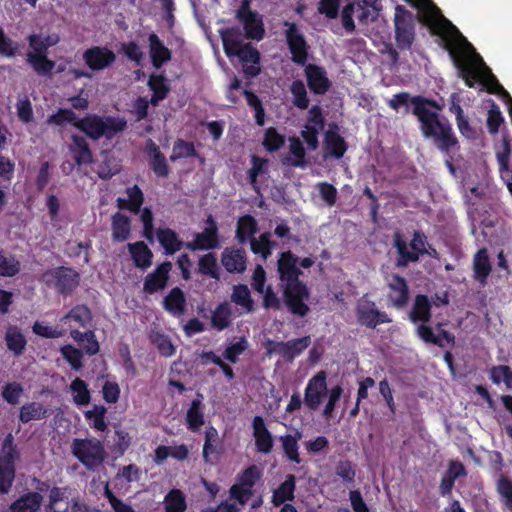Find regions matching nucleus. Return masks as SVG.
Listing matches in <instances>:
<instances>
[{
	"mask_svg": "<svg viewBox=\"0 0 512 512\" xmlns=\"http://www.w3.org/2000/svg\"><path fill=\"white\" fill-rule=\"evenodd\" d=\"M405 1L419 10V21L429 29L432 35L441 39L443 48L449 53L466 86L472 88L476 82H482L486 76L497 83L495 76L485 66L473 45L451 21L443 16L431 0Z\"/></svg>",
	"mask_w": 512,
	"mask_h": 512,
	"instance_id": "obj_1",
	"label": "nucleus"
},
{
	"mask_svg": "<svg viewBox=\"0 0 512 512\" xmlns=\"http://www.w3.org/2000/svg\"><path fill=\"white\" fill-rule=\"evenodd\" d=\"M299 258L290 250L281 252L277 260V272L283 287V299L289 312L305 317L310 312L307 301L310 290L299 278L303 274L298 267Z\"/></svg>",
	"mask_w": 512,
	"mask_h": 512,
	"instance_id": "obj_2",
	"label": "nucleus"
},
{
	"mask_svg": "<svg viewBox=\"0 0 512 512\" xmlns=\"http://www.w3.org/2000/svg\"><path fill=\"white\" fill-rule=\"evenodd\" d=\"M413 114L421 123V131L425 138L431 139L434 145L442 152H449L458 144L453 129L446 118L427 108L435 106V102L421 96L412 99Z\"/></svg>",
	"mask_w": 512,
	"mask_h": 512,
	"instance_id": "obj_3",
	"label": "nucleus"
},
{
	"mask_svg": "<svg viewBox=\"0 0 512 512\" xmlns=\"http://www.w3.org/2000/svg\"><path fill=\"white\" fill-rule=\"evenodd\" d=\"M76 128L94 141L102 137L110 140L127 128V121L122 117L87 114L78 119Z\"/></svg>",
	"mask_w": 512,
	"mask_h": 512,
	"instance_id": "obj_4",
	"label": "nucleus"
},
{
	"mask_svg": "<svg viewBox=\"0 0 512 512\" xmlns=\"http://www.w3.org/2000/svg\"><path fill=\"white\" fill-rule=\"evenodd\" d=\"M426 242L427 238L422 231H414L409 245L400 231L394 232L393 247L397 253L395 266L397 268H405L410 263L418 262L420 257L427 252Z\"/></svg>",
	"mask_w": 512,
	"mask_h": 512,
	"instance_id": "obj_5",
	"label": "nucleus"
},
{
	"mask_svg": "<svg viewBox=\"0 0 512 512\" xmlns=\"http://www.w3.org/2000/svg\"><path fill=\"white\" fill-rule=\"evenodd\" d=\"M72 455L90 471L97 470L106 460L102 441L96 438H75L71 444Z\"/></svg>",
	"mask_w": 512,
	"mask_h": 512,
	"instance_id": "obj_6",
	"label": "nucleus"
},
{
	"mask_svg": "<svg viewBox=\"0 0 512 512\" xmlns=\"http://www.w3.org/2000/svg\"><path fill=\"white\" fill-rule=\"evenodd\" d=\"M393 22L398 49L402 51L410 50L416 37L414 14L403 5H397Z\"/></svg>",
	"mask_w": 512,
	"mask_h": 512,
	"instance_id": "obj_7",
	"label": "nucleus"
},
{
	"mask_svg": "<svg viewBox=\"0 0 512 512\" xmlns=\"http://www.w3.org/2000/svg\"><path fill=\"white\" fill-rule=\"evenodd\" d=\"M355 315L358 323L369 329H375L381 324H388L392 319L385 311L378 309L376 303L370 299L369 294H363L356 302Z\"/></svg>",
	"mask_w": 512,
	"mask_h": 512,
	"instance_id": "obj_8",
	"label": "nucleus"
},
{
	"mask_svg": "<svg viewBox=\"0 0 512 512\" xmlns=\"http://www.w3.org/2000/svg\"><path fill=\"white\" fill-rule=\"evenodd\" d=\"M43 280L47 285L52 281L57 292L61 295H70L79 285L80 274L72 268L60 266L46 271Z\"/></svg>",
	"mask_w": 512,
	"mask_h": 512,
	"instance_id": "obj_9",
	"label": "nucleus"
},
{
	"mask_svg": "<svg viewBox=\"0 0 512 512\" xmlns=\"http://www.w3.org/2000/svg\"><path fill=\"white\" fill-rule=\"evenodd\" d=\"M284 26L285 38L288 49L292 55V61L298 65H305L308 59L309 45L298 27L294 22L285 21Z\"/></svg>",
	"mask_w": 512,
	"mask_h": 512,
	"instance_id": "obj_10",
	"label": "nucleus"
},
{
	"mask_svg": "<svg viewBox=\"0 0 512 512\" xmlns=\"http://www.w3.org/2000/svg\"><path fill=\"white\" fill-rule=\"evenodd\" d=\"M324 126L325 118L323 116L322 108L318 105L312 106L308 112L307 123L301 131V135L309 149L315 150L318 147V136L324 129Z\"/></svg>",
	"mask_w": 512,
	"mask_h": 512,
	"instance_id": "obj_11",
	"label": "nucleus"
},
{
	"mask_svg": "<svg viewBox=\"0 0 512 512\" xmlns=\"http://www.w3.org/2000/svg\"><path fill=\"white\" fill-rule=\"evenodd\" d=\"M310 343V336H304L286 342H274L272 340H268L266 348L268 354H272L273 352L278 353L286 361L291 362L299 356L310 345Z\"/></svg>",
	"mask_w": 512,
	"mask_h": 512,
	"instance_id": "obj_12",
	"label": "nucleus"
},
{
	"mask_svg": "<svg viewBox=\"0 0 512 512\" xmlns=\"http://www.w3.org/2000/svg\"><path fill=\"white\" fill-rule=\"evenodd\" d=\"M327 375L325 371H319L307 383L304 391V403L312 411H316L323 398L327 395Z\"/></svg>",
	"mask_w": 512,
	"mask_h": 512,
	"instance_id": "obj_13",
	"label": "nucleus"
},
{
	"mask_svg": "<svg viewBox=\"0 0 512 512\" xmlns=\"http://www.w3.org/2000/svg\"><path fill=\"white\" fill-rule=\"evenodd\" d=\"M236 17L243 24L248 39L261 40L263 38V23L257 18V13L251 10L249 2H241Z\"/></svg>",
	"mask_w": 512,
	"mask_h": 512,
	"instance_id": "obj_14",
	"label": "nucleus"
},
{
	"mask_svg": "<svg viewBox=\"0 0 512 512\" xmlns=\"http://www.w3.org/2000/svg\"><path fill=\"white\" fill-rule=\"evenodd\" d=\"M82 58L89 69L101 71L116 61V54L107 46H92L83 52Z\"/></svg>",
	"mask_w": 512,
	"mask_h": 512,
	"instance_id": "obj_15",
	"label": "nucleus"
},
{
	"mask_svg": "<svg viewBox=\"0 0 512 512\" xmlns=\"http://www.w3.org/2000/svg\"><path fill=\"white\" fill-rule=\"evenodd\" d=\"M387 287L389 289L387 298L390 304L398 310L403 309L410 299L407 280L403 276L393 273L387 280Z\"/></svg>",
	"mask_w": 512,
	"mask_h": 512,
	"instance_id": "obj_16",
	"label": "nucleus"
},
{
	"mask_svg": "<svg viewBox=\"0 0 512 512\" xmlns=\"http://www.w3.org/2000/svg\"><path fill=\"white\" fill-rule=\"evenodd\" d=\"M172 267V263L167 260L159 264L152 272L148 273L144 278L143 292L153 295L165 289L170 279Z\"/></svg>",
	"mask_w": 512,
	"mask_h": 512,
	"instance_id": "obj_17",
	"label": "nucleus"
},
{
	"mask_svg": "<svg viewBox=\"0 0 512 512\" xmlns=\"http://www.w3.org/2000/svg\"><path fill=\"white\" fill-rule=\"evenodd\" d=\"M308 88L316 95H323L331 88V81L324 67L309 63L304 69Z\"/></svg>",
	"mask_w": 512,
	"mask_h": 512,
	"instance_id": "obj_18",
	"label": "nucleus"
},
{
	"mask_svg": "<svg viewBox=\"0 0 512 512\" xmlns=\"http://www.w3.org/2000/svg\"><path fill=\"white\" fill-rule=\"evenodd\" d=\"M442 326V323L436 325L438 333L435 334L431 326L419 324L416 328V334L426 344H433L443 348L445 347L444 341H446L447 344L454 346L455 336L451 332L442 329Z\"/></svg>",
	"mask_w": 512,
	"mask_h": 512,
	"instance_id": "obj_19",
	"label": "nucleus"
},
{
	"mask_svg": "<svg viewBox=\"0 0 512 512\" xmlns=\"http://www.w3.org/2000/svg\"><path fill=\"white\" fill-rule=\"evenodd\" d=\"M243 63V72L248 77H256L260 74V52L250 43L243 44L236 54Z\"/></svg>",
	"mask_w": 512,
	"mask_h": 512,
	"instance_id": "obj_20",
	"label": "nucleus"
},
{
	"mask_svg": "<svg viewBox=\"0 0 512 512\" xmlns=\"http://www.w3.org/2000/svg\"><path fill=\"white\" fill-rule=\"evenodd\" d=\"M221 263L229 273L242 274L247 268V255L244 249L226 247L221 254Z\"/></svg>",
	"mask_w": 512,
	"mask_h": 512,
	"instance_id": "obj_21",
	"label": "nucleus"
},
{
	"mask_svg": "<svg viewBox=\"0 0 512 512\" xmlns=\"http://www.w3.org/2000/svg\"><path fill=\"white\" fill-rule=\"evenodd\" d=\"M252 428L256 450L263 454H269L273 449L274 440L262 416L257 415L253 418Z\"/></svg>",
	"mask_w": 512,
	"mask_h": 512,
	"instance_id": "obj_22",
	"label": "nucleus"
},
{
	"mask_svg": "<svg viewBox=\"0 0 512 512\" xmlns=\"http://www.w3.org/2000/svg\"><path fill=\"white\" fill-rule=\"evenodd\" d=\"M146 148L149 155V166L155 175L161 178L168 177L170 168L165 155L160 151L157 144L149 139Z\"/></svg>",
	"mask_w": 512,
	"mask_h": 512,
	"instance_id": "obj_23",
	"label": "nucleus"
},
{
	"mask_svg": "<svg viewBox=\"0 0 512 512\" xmlns=\"http://www.w3.org/2000/svg\"><path fill=\"white\" fill-rule=\"evenodd\" d=\"M432 303L427 295L418 294L414 298V302L409 313V319L412 323L425 324L430 322L432 318Z\"/></svg>",
	"mask_w": 512,
	"mask_h": 512,
	"instance_id": "obj_24",
	"label": "nucleus"
},
{
	"mask_svg": "<svg viewBox=\"0 0 512 512\" xmlns=\"http://www.w3.org/2000/svg\"><path fill=\"white\" fill-rule=\"evenodd\" d=\"M148 42L151 62L156 69L161 68L164 63L171 60V51L164 45L157 34L151 33L148 36Z\"/></svg>",
	"mask_w": 512,
	"mask_h": 512,
	"instance_id": "obj_25",
	"label": "nucleus"
},
{
	"mask_svg": "<svg viewBox=\"0 0 512 512\" xmlns=\"http://www.w3.org/2000/svg\"><path fill=\"white\" fill-rule=\"evenodd\" d=\"M72 143L69 147L73 159L78 166L91 164L93 154L87 140L80 135H72Z\"/></svg>",
	"mask_w": 512,
	"mask_h": 512,
	"instance_id": "obj_26",
	"label": "nucleus"
},
{
	"mask_svg": "<svg viewBox=\"0 0 512 512\" xmlns=\"http://www.w3.org/2000/svg\"><path fill=\"white\" fill-rule=\"evenodd\" d=\"M156 236L159 244L164 249L165 255H173L182 247H185V243L180 238L179 235L171 228H159L156 231Z\"/></svg>",
	"mask_w": 512,
	"mask_h": 512,
	"instance_id": "obj_27",
	"label": "nucleus"
},
{
	"mask_svg": "<svg viewBox=\"0 0 512 512\" xmlns=\"http://www.w3.org/2000/svg\"><path fill=\"white\" fill-rule=\"evenodd\" d=\"M163 308L172 316L180 317L186 311V297L183 290L174 287L163 299Z\"/></svg>",
	"mask_w": 512,
	"mask_h": 512,
	"instance_id": "obj_28",
	"label": "nucleus"
},
{
	"mask_svg": "<svg viewBox=\"0 0 512 512\" xmlns=\"http://www.w3.org/2000/svg\"><path fill=\"white\" fill-rule=\"evenodd\" d=\"M127 199L117 198L116 205L121 210H128L133 214H138L144 203V194L138 185H133L126 189Z\"/></svg>",
	"mask_w": 512,
	"mask_h": 512,
	"instance_id": "obj_29",
	"label": "nucleus"
},
{
	"mask_svg": "<svg viewBox=\"0 0 512 512\" xmlns=\"http://www.w3.org/2000/svg\"><path fill=\"white\" fill-rule=\"evenodd\" d=\"M296 478L293 474L286 476L278 488L273 491L271 502L275 507L287 504V501H292L295 498Z\"/></svg>",
	"mask_w": 512,
	"mask_h": 512,
	"instance_id": "obj_30",
	"label": "nucleus"
},
{
	"mask_svg": "<svg viewBox=\"0 0 512 512\" xmlns=\"http://www.w3.org/2000/svg\"><path fill=\"white\" fill-rule=\"evenodd\" d=\"M219 246V234H214L210 229H204L202 232L196 233L193 241L185 243V247L191 251L213 250Z\"/></svg>",
	"mask_w": 512,
	"mask_h": 512,
	"instance_id": "obj_31",
	"label": "nucleus"
},
{
	"mask_svg": "<svg viewBox=\"0 0 512 512\" xmlns=\"http://www.w3.org/2000/svg\"><path fill=\"white\" fill-rule=\"evenodd\" d=\"M128 250L137 268L146 270L152 265L153 253L145 242L129 243Z\"/></svg>",
	"mask_w": 512,
	"mask_h": 512,
	"instance_id": "obj_32",
	"label": "nucleus"
},
{
	"mask_svg": "<svg viewBox=\"0 0 512 512\" xmlns=\"http://www.w3.org/2000/svg\"><path fill=\"white\" fill-rule=\"evenodd\" d=\"M43 496L38 492H27L11 503L10 512H38Z\"/></svg>",
	"mask_w": 512,
	"mask_h": 512,
	"instance_id": "obj_33",
	"label": "nucleus"
},
{
	"mask_svg": "<svg viewBox=\"0 0 512 512\" xmlns=\"http://www.w3.org/2000/svg\"><path fill=\"white\" fill-rule=\"evenodd\" d=\"M4 340L7 349L15 357H20L24 354L27 340L18 326H9L5 332Z\"/></svg>",
	"mask_w": 512,
	"mask_h": 512,
	"instance_id": "obj_34",
	"label": "nucleus"
},
{
	"mask_svg": "<svg viewBox=\"0 0 512 512\" xmlns=\"http://www.w3.org/2000/svg\"><path fill=\"white\" fill-rule=\"evenodd\" d=\"M112 240L114 242H124L131 235V220L121 213L116 212L111 219Z\"/></svg>",
	"mask_w": 512,
	"mask_h": 512,
	"instance_id": "obj_35",
	"label": "nucleus"
},
{
	"mask_svg": "<svg viewBox=\"0 0 512 512\" xmlns=\"http://www.w3.org/2000/svg\"><path fill=\"white\" fill-rule=\"evenodd\" d=\"M148 87L153 92L150 103L153 106L163 101L170 92V85L163 74H151L148 80Z\"/></svg>",
	"mask_w": 512,
	"mask_h": 512,
	"instance_id": "obj_36",
	"label": "nucleus"
},
{
	"mask_svg": "<svg viewBox=\"0 0 512 512\" xmlns=\"http://www.w3.org/2000/svg\"><path fill=\"white\" fill-rule=\"evenodd\" d=\"M221 452V441L215 427L209 426L205 431V440L202 450L203 460L207 464H214L212 455H219Z\"/></svg>",
	"mask_w": 512,
	"mask_h": 512,
	"instance_id": "obj_37",
	"label": "nucleus"
},
{
	"mask_svg": "<svg viewBox=\"0 0 512 512\" xmlns=\"http://www.w3.org/2000/svg\"><path fill=\"white\" fill-rule=\"evenodd\" d=\"M20 458V452L14 443V436L8 433L3 439L0 450V466L16 468L15 463Z\"/></svg>",
	"mask_w": 512,
	"mask_h": 512,
	"instance_id": "obj_38",
	"label": "nucleus"
},
{
	"mask_svg": "<svg viewBox=\"0 0 512 512\" xmlns=\"http://www.w3.org/2000/svg\"><path fill=\"white\" fill-rule=\"evenodd\" d=\"M258 230V224L255 218L249 214L239 217L237 221L236 238L239 243L244 244L249 239L255 238L254 234Z\"/></svg>",
	"mask_w": 512,
	"mask_h": 512,
	"instance_id": "obj_39",
	"label": "nucleus"
},
{
	"mask_svg": "<svg viewBox=\"0 0 512 512\" xmlns=\"http://www.w3.org/2000/svg\"><path fill=\"white\" fill-rule=\"evenodd\" d=\"M197 265L199 274L215 280L220 279V268L215 253L208 252L201 255L198 259Z\"/></svg>",
	"mask_w": 512,
	"mask_h": 512,
	"instance_id": "obj_40",
	"label": "nucleus"
},
{
	"mask_svg": "<svg viewBox=\"0 0 512 512\" xmlns=\"http://www.w3.org/2000/svg\"><path fill=\"white\" fill-rule=\"evenodd\" d=\"M324 147L327 153L336 159L342 158L347 150L344 138L331 130L325 133Z\"/></svg>",
	"mask_w": 512,
	"mask_h": 512,
	"instance_id": "obj_41",
	"label": "nucleus"
},
{
	"mask_svg": "<svg viewBox=\"0 0 512 512\" xmlns=\"http://www.w3.org/2000/svg\"><path fill=\"white\" fill-rule=\"evenodd\" d=\"M474 278L485 283L491 272V264L485 248L478 250L473 259Z\"/></svg>",
	"mask_w": 512,
	"mask_h": 512,
	"instance_id": "obj_42",
	"label": "nucleus"
},
{
	"mask_svg": "<svg viewBox=\"0 0 512 512\" xmlns=\"http://www.w3.org/2000/svg\"><path fill=\"white\" fill-rule=\"evenodd\" d=\"M250 246L254 254H259L266 261L271 256L273 248L277 246V242L271 240L270 232H264L258 239L251 238Z\"/></svg>",
	"mask_w": 512,
	"mask_h": 512,
	"instance_id": "obj_43",
	"label": "nucleus"
},
{
	"mask_svg": "<svg viewBox=\"0 0 512 512\" xmlns=\"http://www.w3.org/2000/svg\"><path fill=\"white\" fill-rule=\"evenodd\" d=\"M149 340L157 348L159 354L165 358L172 357L176 353V346L165 333L152 331L149 334Z\"/></svg>",
	"mask_w": 512,
	"mask_h": 512,
	"instance_id": "obj_44",
	"label": "nucleus"
},
{
	"mask_svg": "<svg viewBox=\"0 0 512 512\" xmlns=\"http://www.w3.org/2000/svg\"><path fill=\"white\" fill-rule=\"evenodd\" d=\"M47 416V408L39 402H29L20 408L19 421L28 423L32 420H41Z\"/></svg>",
	"mask_w": 512,
	"mask_h": 512,
	"instance_id": "obj_45",
	"label": "nucleus"
},
{
	"mask_svg": "<svg viewBox=\"0 0 512 512\" xmlns=\"http://www.w3.org/2000/svg\"><path fill=\"white\" fill-rule=\"evenodd\" d=\"M231 316L232 310L229 303L222 302L212 312L211 324L218 331H222L230 325Z\"/></svg>",
	"mask_w": 512,
	"mask_h": 512,
	"instance_id": "obj_46",
	"label": "nucleus"
},
{
	"mask_svg": "<svg viewBox=\"0 0 512 512\" xmlns=\"http://www.w3.org/2000/svg\"><path fill=\"white\" fill-rule=\"evenodd\" d=\"M201 399H194L186 413V422L189 430L197 432L204 424V413L202 411Z\"/></svg>",
	"mask_w": 512,
	"mask_h": 512,
	"instance_id": "obj_47",
	"label": "nucleus"
},
{
	"mask_svg": "<svg viewBox=\"0 0 512 512\" xmlns=\"http://www.w3.org/2000/svg\"><path fill=\"white\" fill-rule=\"evenodd\" d=\"M223 48L228 57L236 54L243 44L241 43V33L238 29L230 28L221 33Z\"/></svg>",
	"mask_w": 512,
	"mask_h": 512,
	"instance_id": "obj_48",
	"label": "nucleus"
},
{
	"mask_svg": "<svg viewBox=\"0 0 512 512\" xmlns=\"http://www.w3.org/2000/svg\"><path fill=\"white\" fill-rule=\"evenodd\" d=\"M231 301L243 307L247 312L254 311V301L248 286L245 284H238L233 287Z\"/></svg>",
	"mask_w": 512,
	"mask_h": 512,
	"instance_id": "obj_49",
	"label": "nucleus"
},
{
	"mask_svg": "<svg viewBox=\"0 0 512 512\" xmlns=\"http://www.w3.org/2000/svg\"><path fill=\"white\" fill-rule=\"evenodd\" d=\"M165 512H184L187 508L184 493L179 489H172L164 499Z\"/></svg>",
	"mask_w": 512,
	"mask_h": 512,
	"instance_id": "obj_50",
	"label": "nucleus"
},
{
	"mask_svg": "<svg viewBox=\"0 0 512 512\" xmlns=\"http://www.w3.org/2000/svg\"><path fill=\"white\" fill-rule=\"evenodd\" d=\"M68 487L54 486L49 490L48 503L46 505V512H67L68 506L63 509L58 508V504L68 498Z\"/></svg>",
	"mask_w": 512,
	"mask_h": 512,
	"instance_id": "obj_51",
	"label": "nucleus"
},
{
	"mask_svg": "<svg viewBox=\"0 0 512 512\" xmlns=\"http://www.w3.org/2000/svg\"><path fill=\"white\" fill-rule=\"evenodd\" d=\"M27 62L38 75L43 76L50 75L55 67V62L48 59L47 55H32V53H28Z\"/></svg>",
	"mask_w": 512,
	"mask_h": 512,
	"instance_id": "obj_52",
	"label": "nucleus"
},
{
	"mask_svg": "<svg viewBox=\"0 0 512 512\" xmlns=\"http://www.w3.org/2000/svg\"><path fill=\"white\" fill-rule=\"evenodd\" d=\"M262 144L266 151L276 152L284 146L285 136L280 134L275 127H269L265 130Z\"/></svg>",
	"mask_w": 512,
	"mask_h": 512,
	"instance_id": "obj_53",
	"label": "nucleus"
},
{
	"mask_svg": "<svg viewBox=\"0 0 512 512\" xmlns=\"http://www.w3.org/2000/svg\"><path fill=\"white\" fill-rule=\"evenodd\" d=\"M70 389L73 393V400L77 405L84 406L90 403L91 394L84 380L80 378L74 379L70 385Z\"/></svg>",
	"mask_w": 512,
	"mask_h": 512,
	"instance_id": "obj_54",
	"label": "nucleus"
},
{
	"mask_svg": "<svg viewBox=\"0 0 512 512\" xmlns=\"http://www.w3.org/2000/svg\"><path fill=\"white\" fill-rule=\"evenodd\" d=\"M78 119V116L72 109L59 108L56 113L48 117L47 124L62 127L65 123H69L76 128Z\"/></svg>",
	"mask_w": 512,
	"mask_h": 512,
	"instance_id": "obj_55",
	"label": "nucleus"
},
{
	"mask_svg": "<svg viewBox=\"0 0 512 512\" xmlns=\"http://www.w3.org/2000/svg\"><path fill=\"white\" fill-rule=\"evenodd\" d=\"M300 437V434H298V437H295L291 434H286L284 436H281L280 438L284 454L290 461L296 464H299L301 462L298 452V438Z\"/></svg>",
	"mask_w": 512,
	"mask_h": 512,
	"instance_id": "obj_56",
	"label": "nucleus"
},
{
	"mask_svg": "<svg viewBox=\"0 0 512 512\" xmlns=\"http://www.w3.org/2000/svg\"><path fill=\"white\" fill-rule=\"evenodd\" d=\"M107 409L103 405H94L91 410L84 413L87 420L92 421L91 426L101 432L107 429V423L105 421Z\"/></svg>",
	"mask_w": 512,
	"mask_h": 512,
	"instance_id": "obj_57",
	"label": "nucleus"
},
{
	"mask_svg": "<svg viewBox=\"0 0 512 512\" xmlns=\"http://www.w3.org/2000/svg\"><path fill=\"white\" fill-rule=\"evenodd\" d=\"M261 477L262 472L259 467L255 464H252L245 468L240 474H238L236 482L241 484V486L253 490V487Z\"/></svg>",
	"mask_w": 512,
	"mask_h": 512,
	"instance_id": "obj_58",
	"label": "nucleus"
},
{
	"mask_svg": "<svg viewBox=\"0 0 512 512\" xmlns=\"http://www.w3.org/2000/svg\"><path fill=\"white\" fill-rule=\"evenodd\" d=\"M290 91L293 95V104L301 110L307 109L309 106V99L303 81L294 80L291 84Z\"/></svg>",
	"mask_w": 512,
	"mask_h": 512,
	"instance_id": "obj_59",
	"label": "nucleus"
},
{
	"mask_svg": "<svg viewBox=\"0 0 512 512\" xmlns=\"http://www.w3.org/2000/svg\"><path fill=\"white\" fill-rule=\"evenodd\" d=\"M198 153L192 142L178 139L174 142L173 154L170 156L172 162L180 158L196 157Z\"/></svg>",
	"mask_w": 512,
	"mask_h": 512,
	"instance_id": "obj_60",
	"label": "nucleus"
},
{
	"mask_svg": "<svg viewBox=\"0 0 512 512\" xmlns=\"http://www.w3.org/2000/svg\"><path fill=\"white\" fill-rule=\"evenodd\" d=\"M60 353L69 365L76 371L83 368V353L73 345H65L60 348Z\"/></svg>",
	"mask_w": 512,
	"mask_h": 512,
	"instance_id": "obj_61",
	"label": "nucleus"
},
{
	"mask_svg": "<svg viewBox=\"0 0 512 512\" xmlns=\"http://www.w3.org/2000/svg\"><path fill=\"white\" fill-rule=\"evenodd\" d=\"M21 264L15 256H6L0 251V276L13 277L20 272Z\"/></svg>",
	"mask_w": 512,
	"mask_h": 512,
	"instance_id": "obj_62",
	"label": "nucleus"
},
{
	"mask_svg": "<svg viewBox=\"0 0 512 512\" xmlns=\"http://www.w3.org/2000/svg\"><path fill=\"white\" fill-rule=\"evenodd\" d=\"M24 392L19 382H8L2 387L1 396L10 405H17Z\"/></svg>",
	"mask_w": 512,
	"mask_h": 512,
	"instance_id": "obj_63",
	"label": "nucleus"
},
{
	"mask_svg": "<svg viewBox=\"0 0 512 512\" xmlns=\"http://www.w3.org/2000/svg\"><path fill=\"white\" fill-rule=\"evenodd\" d=\"M67 319L75 321L81 327H85L92 320V314L90 309L86 305L81 304L74 306L64 316V320Z\"/></svg>",
	"mask_w": 512,
	"mask_h": 512,
	"instance_id": "obj_64",
	"label": "nucleus"
}]
</instances>
